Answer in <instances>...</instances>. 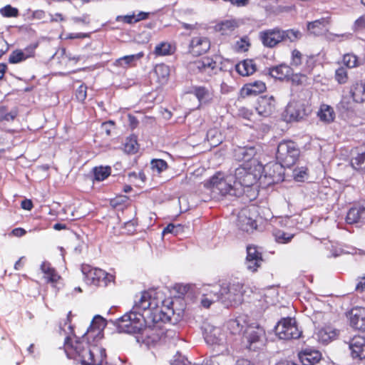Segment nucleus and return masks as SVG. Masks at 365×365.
I'll use <instances>...</instances> for the list:
<instances>
[{"label": "nucleus", "mask_w": 365, "mask_h": 365, "mask_svg": "<svg viewBox=\"0 0 365 365\" xmlns=\"http://www.w3.org/2000/svg\"><path fill=\"white\" fill-rule=\"evenodd\" d=\"M293 69L291 66L286 64H280L269 68V74L274 78L281 81H289L292 74Z\"/></svg>", "instance_id": "obj_24"}, {"label": "nucleus", "mask_w": 365, "mask_h": 365, "mask_svg": "<svg viewBox=\"0 0 365 365\" xmlns=\"http://www.w3.org/2000/svg\"><path fill=\"white\" fill-rule=\"evenodd\" d=\"M149 12L140 11L138 14H134L135 24L142 20L148 19L149 18Z\"/></svg>", "instance_id": "obj_64"}, {"label": "nucleus", "mask_w": 365, "mask_h": 365, "mask_svg": "<svg viewBox=\"0 0 365 365\" xmlns=\"http://www.w3.org/2000/svg\"><path fill=\"white\" fill-rule=\"evenodd\" d=\"M18 114L19 110L16 108L9 110L6 106H0V122L13 121L17 117Z\"/></svg>", "instance_id": "obj_40"}, {"label": "nucleus", "mask_w": 365, "mask_h": 365, "mask_svg": "<svg viewBox=\"0 0 365 365\" xmlns=\"http://www.w3.org/2000/svg\"><path fill=\"white\" fill-rule=\"evenodd\" d=\"M350 356L354 359H365V337L355 335L348 342Z\"/></svg>", "instance_id": "obj_18"}, {"label": "nucleus", "mask_w": 365, "mask_h": 365, "mask_svg": "<svg viewBox=\"0 0 365 365\" xmlns=\"http://www.w3.org/2000/svg\"><path fill=\"white\" fill-rule=\"evenodd\" d=\"M349 93L355 103L365 102V82L356 81L350 86Z\"/></svg>", "instance_id": "obj_28"}, {"label": "nucleus", "mask_w": 365, "mask_h": 365, "mask_svg": "<svg viewBox=\"0 0 365 365\" xmlns=\"http://www.w3.org/2000/svg\"><path fill=\"white\" fill-rule=\"evenodd\" d=\"M299 358L303 365H315L322 359V354L315 349H305L299 353Z\"/></svg>", "instance_id": "obj_25"}, {"label": "nucleus", "mask_w": 365, "mask_h": 365, "mask_svg": "<svg viewBox=\"0 0 365 365\" xmlns=\"http://www.w3.org/2000/svg\"><path fill=\"white\" fill-rule=\"evenodd\" d=\"M259 38L262 45L269 48H274L283 42L281 29L278 26L260 31Z\"/></svg>", "instance_id": "obj_13"}, {"label": "nucleus", "mask_w": 365, "mask_h": 365, "mask_svg": "<svg viewBox=\"0 0 365 365\" xmlns=\"http://www.w3.org/2000/svg\"><path fill=\"white\" fill-rule=\"evenodd\" d=\"M307 175V168H295L293 171L294 178L297 181H302Z\"/></svg>", "instance_id": "obj_54"}, {"label": "nucleus", "mask_w": 365, "mask_h": 365, "mask_svg": "<svg viewBox=\"0 0 365 365\" xmlns=\"http://www.w3.org/2000/svg\"><path fill=\"white\" fill-rule=\"evenodd\" d=\"M210 41L207 36H194L189 43L188 53L193 56H200L206 53L210 50Z\"/></svg>", "instance_id": "obj_17"}, {"label": "nucleus", "mask_w": 365, "mask_h": 365, "mask_svg": "<svg viewBox=\"0 0 365 365\" xmlns=\"http://www.w3.org/2000/svg\"><path fill=\"white\" fill-rule=\"evenodd\" d=\"M346 315L351 328L359 331H365V307H353Z\"/></svg>", "instance_id": "obj_14"}, {"label": "nucleus", "mask_w": 365, "mask_h": 365, "mask_svg": "<svg viewBox=\"0 0 365 365\" xmlns=\"http://www.w3.org/2000/svg\"><path fill=\"white\" fill-rule=\"evenodd\" d=\"M73 21L75 23H81L85 25H88L91 23V19L88 14H83L82 16L74 17Z\"/></svg>", "instance_id": "obj_60"}, {"label": "nucleus", "mask_w": 365, "mask_h": 365, "mask_svg": "<svg viewBox=\"0 0 365 365\" xmlns=\"http://www.w3.org/2000/svg\"><path fill=\"white\" fill-rule=\"evenodd\" d=\"M163 303V300L157 297V292L155 290L149 289L141 292L140 298L135 300L131 310L135 314H140L142 317H145L153 308L156 307L157 304Z\"/></svg>", "instance_id": "obj_9"}, {"label": "nucleus", "mask_w": 365, "mask_h": 365, "mask_svg": "<svg viewBox=\"0 0 365 365\" xmlns=\"http://www.w3.org/2000/svg\"><path fill=\"white\" fill-rule=\"evenodd\" d=\"M115 21L117 22H122L127 24H135L134 13L128 15L118 16L115 18Z\"/></svg>", "instance_id": "obj_57"}, {"label": "nucleus", "mask_w": 365, "mask_h": 365, "mask_svg": "<svg viewBox=\"0 0 365 365\" xmlns=\"http://www.w3.org/2000/svg\"><path fill=\"white\" fill-rule=\"evenodd\" d=\"M300 150L295 142L290 140L281 141L276 153V158L282 166L290 168L298 160Z\"/></svg>", "instance_id": "obj_5"}, {"label": "nucleus", "mask_w": 365, "mask_h": 365, "mask_svg": "<svg viewBox=\"0 0 365 365\" xmlns=\"http://www.w3.org/2000/svg\"><path fill=\"white\" fill-rule=\"evenodd\" d=\"M219 30L222 33L233 31L237 27V23L235 20H226L218 24Z\"/></svg>", "instance_id": "obj_51"}, {"label": "nucleus", "mask_w": 365, "mask_h": 365, "mask_svg": "<svg viewBox=\"0 0 365 365\" xmlns=\"http://www.w3.org/2000/svg\"><path fill=\"white\" fill-rule=\"evenodd\" d=\"M0 14L4 17H17L19 16V10L9 4L0 9Z\"/></svg>", "instance_id": "obj_50"}, {"label": "nucleus", "mask_w": 365, "mask_h": 365, "mask_svg": "<svg viewBox=\"0 0 365 365\" xmlns=\"http://www.w3.org/2000/svg\"><path fill=\"white\" fill-rule=\"evenodd\" d=\"M163 304H157L156 307L150 311V314L144 317L145 324L165 322L170 320V317L163 311Z\"/></svg>", "instance_id": "obj_23"}, {"label": "nucleus", "mask_w": 365, "mask_h": 365, "mask_svg": "<svg viewBox=\"0 0 365 365\" xmlns=\"http://www.w3.org/2000/svg\"><path fill=\"white\" fill-rule=\"evenodd\" d=\"M304 56L300 51L294 48L291 53L290 64L294 67H299L302 64L304 61Z\"/></svg>", "instance_id": "obj_48"}, {"label": "nucleus", "mask_w": 365, "mask_h": 365, "mask_svg": "<svg viewBox=\"0 0 365 365\" xmlns=\"http://www.w3.org/2000/svg\"><path fill=\"white\" fill-rule=\"evenodd\" d=\"M87 86L85 83H82L76 89L75 96L76 100L80 103H84L87 97Z\"/></svg>", "instance_id": "obj_52"}, {"label": "nucleus", "mask_w": 365, "mask_h": 365, "mask_svg": "<svg viewBox=\"0 0 365 365\" xmlns=\"http://www.w3.org/2000/svg\"><path fill=\"white\" fill-rule=\"evenodd\" d=\"M237 186V182L233 180L232 175L220 171L217 172L205 182V187L210 189L212 192H218L222 195L240 196L242 190H240Z\"/></svg>", "instance_id": "obj_2"}, {"label": "nucleus", "mask_w": 365, "mask_h": 365, "mask_svg": "<svg viewBox=\"0 0 365 365\" xmlns=\"http://www.w3.org/2000/svg\"><path fill=\"white\" fill-rule=\"evenodd\" d=\"M177 50L176 44L168 41H162L158 43L153 51L155 56H171Z\"/></svg>", "instance_id": "obj_30"}, {"label": "nucleus", "mask_w": 365, "mask_h": 365, "mask_svg": "<svg viewBox=\"0 0 365 365\" xmlns=\"http://www.w3.org/2000/svg\"><path fill=\"white\" fill-rule=\"evenodd\" d=\"M317 116L321 121L330 123L335 118V112L333 108L327 104H322L317 112Z\"/></svg>", "instance_id": "obj_35"}, {"label": "nucleus", "mask_w": 365, "mask_h": 365, "mask_svg": "<svg viewBox=\"0 0 365 365\" xmlns=\"http://www.w3.org/2000/svg\"><path fill=\"white\" fill-rule=\"evenodd\" d=\"M144 56V53L140 51L136 54L124 56L118 58L114 65L115 66L122 67V68H128L130 66H135L136 65V61L141 59Z\"/></svg>", "instance_id": "obj_31"}, {"label": "nucleus", "mask_w": 365, "mask_h": 365, "mask_svg": "<svg viewBox=\"0 0 365 365\" xmlns=\"http://www.w3.org/2000/svg\"><path fill=\"white\" fill-rule=\"evenodd\" d=\"M90 34L88 33H70L65 37L66 39H74V38H89Z\"/></svg>", "instance_id": "obj_59"}, {"label": "nucleus", "mask_w": 365, "mask_h": 365, "mask_svg": "<svg viewBox=\"0 0 365 365\" xmlns=\"http://www.w3.org/2000/svg\"><path fill=\"white\" fill-rule=\"evenodd\" d=\"M154 73L157 77L158 81L160 83H164L168 80L170 68L165 63L157 64L154 68Z\"/></svg>", "instance_id": "obj_39"}, {"label": "nucleus", "mask_w": 365, "mask_h": 365, "mask_svg": "<svg viewBox=\"0 0 365 365\" xmlns=\"http://www.w3.org/2000/svg\"><path fill=\"white\" fill-rule=\"evenodd\" d=\"M260 334L257 331H251L247 337V348L250 351H257L261 344Z\"/></svg>", "instance_id": "obj_41"}, {"label": "nucleus", "mask_w": 365, "mask_h": 365, "mask_svg": "<svg viewBox=\"0 0 365 365\" xmlns=\"http://www.w3.org/2000/svg\"><path fill=\"white\" fill-rule=\"evenodd\" d=\"M272 235L274 237L275 241L277 243L280 244H287L291 242L293 239L294 235L291 233H287L279 229H274L273 230Z\"/></svg>", "instance_id": "obj_43"}, {"label": "nucleus", "mask_w": 365, "mask_h": 365, "mask_svg": "<svg viewBox=\"0 0 365 365\" xmlns=\"http://www.w3.org/2000/svg\"><path fill=\"white\" fill-rule=\"evenodd\" d=\"M144 324V317L140 314H135L132 310L115 322V325L119 332L128 334L139 332Z\"/></svg>", "instance_id": "obj_7"}, {"label": "nucleus", "mask_w": 365, "mask_h": 365, "mask_svg": "<svg viewBox=\"0 0 365 365\" xmlns=\"http://www.w3.org/2000/svg\"><path fill=\"white\" fill-rule=\"evenodd\" d=\"M256 153L255 147H237L233 151V157L235 160L242 163L240 165L257 166L259 168L262 164L255 158Z\"/></svg>", "instance_id": "obj_11"}, {"label": "nucleus", "mask_w": 365, "mask_h": 365, "mask_svg": "<svg viewBox=\"0 0 365 365\" xmlns=\"http://www.w3.org/2000/svg\"><path fill=\"white\" fill-rule=\"evenodd\" d=\"M345 220L349 225L365 224V204H354L347 212Z\"/></svg>", "instance_id": "obj_20"}, {"label": "nucleus", "mask_w": 365, "mask_h": 365, "mask_svg": "<svg viewBox=\"0 0 365 365\" xmlns=\"http://www.w3.org/2000/svg\"><path fill=\"white\" fill-rule=\"evenodd\" d=\"M343 63L348 68H354L359 64L358 58L354 54L347 53L343 57Z\"/></svg>", "instance_id": "obj_53"}, {"label": "nucleus", "mask_w": 365, "mask_h": 365, "mask_svg": "<svg viewBox=\"0 0 365 365\" xmlns=\"http://www.w3.org/2000/svg\"><path fill=\"white\" fill-rule=\"evenodd\" d=\"M353 27L354 31L365 30V14L361 16L354 21Z\"/></svg>", "instance_id": "obj_55"}, {"label": "nucleus", "mask_w": 365, "mask_h": 365, "mask_svg": "<svg viewBox=\"0 0 365 365\" xmlns=\"http://www.w3.org/2000/svg\"><path fill=\"white\" fill-rule=\"evenodd\" d=\"M348 73L345 68L339 67L335 71V80L339 84H344L348 81Z\"/></svg>", "instance_id": "obj_49"}, {"label": "nucleus", "mask_w": 365, "mask_h": 365, "mask_svg": "<svg viewBox=\"0 0 365 365\" xmlns=\"http://www.w3.org/2000/svg\"><path fill=\"white\" fill-rule=\"evenodd\" d=\"M190 93L196 97L200 103L204 104L210 103L214 97L213 90L204 86H193Z\"/></svg>", "instance_id": "obj_22"}, {"label": "nucleus", "mask_w": 365, "mask_h": 365, "mask_svg": "<svg viewBox=\"0 0 365 365\" xmlns=\"http://www.w3.org/2000/svg\"><path fill=\"white\" fill-rule=\"evenodd\" d=\"M29 57L26 53L22 51L21 50L16 49L15 51H13L10 54L9 58V62L13 64L18 63L26 60Z\"/></svg>", "instance_id": "obj_47"}, {"label": "nucleus", "mask_w": 365, "mask_h": 365, "mask_svg": "<svg viewBox=\"0 0 365 365\" xmlns=\"http://www.w3.org/2000/svg\"><path fill=\"white\" fill-rule=\"evenodd\" d=\"M93 173L94 175V180L100 182L106 180L110 175L111 169L108 166L95 167L93 169Z\"/></svg>", "instance_id": "obj_44"}, {"label": "nucleus", "mask_w": 365, "mask_h": 365, "mask_svg": "<svg viewBox=\"0 0 365 365\" xmlns=\"http://www.w3.org/2000/svg\"><path fill=\"white\" fill-rule=\"evenodd\" d=\"M115 123L112 120L104 122L101 125V129L106 133L107 135L111 134V129L114 128Z\"/></svg>", "instance_id": "obj_58"}, {"label": "nucleus", "mask_w": 365, "mask_h": 365, "mask_svg": "<svg viewBox=\"0 0 365 365\" xmlns=\"http://www.w3.org/2000/svg\"><path fill=\"white\" fill-rule=\"evenodd\" d=\"M337 331L331 327H325L318 329L314 333V338L322 344H327L335 339Z\"/></svg>", "instance_id": "obj_27"}, {"label": "nucleus", "mask_w": 365, "mask_h": 365, "mask_svg": "<svg viewBox=\"0 0 365 365\" xmlns=\"http://www.w3.org/2000/svg\"><path fill=\"white\" fill-rule=\"evenodd\" d=\"M26 234V231L24 228L16 227L12 230V231L9 233V235L21 237L25 235Z\"/></svg>", "instance_id": "obj_63"}, {"label": "nucleus", "mask_w": 365, "mask_h": 365, "mask_svg": "<svg viewBox=\"0 0 365 365\" xmlns=\"http://www.w3.org/2000/svg\"><path fill=\"white\" fill-rule=\"evenodd\" d=\"M283 168L280 163H269L265 165H262V176L269 180V184L278 183L284 180Z\"/></svg>", "instance_id": "obj_16"}, {"label": "nucleus", "mask_w": 365, "mask_h": 365, "mask_svg": "<svg viewBox=\"0 0 365 365\" xmlns=\"http://www.w3.org/2000/svg\"><path fill=\"white\" fill-rule=\"evenodd\" d=\"M190 65L192 72L205 81H208L219 71L217 61L211 56H204L191 62Z\"/></svg>", "instance_id": "obj_8"}, {"label": "nucleus", "mask_w": 365, "mask_h": 365, "mask_svg": "<svg viewBox=\"0 0 365 365\" xmlns=\"http://www.w3.org/2000/svg\"><path fill=\"white\" fill-rule=\"evenodd\" d=\"M267 91L266 83L262 81H255L245 83L240 90V96L245 98L257 96Z\"/></svg>", "instance_id": "obj_19"}, {"label": "nucleus", "mask_w": 365, "mask_h": 365, "mask_svg": "<svg viewBox=\"0 0 365 365\" xmlns=\"http://www.w3.org/2000/svg\"><path fill=\"white\" fill-rule=\"evenodd\" d=\"M215 301H212V299H210V297L205 296L204 294H202V299H201V305L204 307V308H206V309H208L210 307V306L215 303Z\"/></svg>", "instance_id": "obj_62"}, {"label": "nucleus", "mask_w": 365, "mask_h": 365, "mask_svg": "<svg viewBox=\"0 0 365 365\" xmlns=\"http://www.w3.org/2000/svg\"><path fill=\"white\" fill-rule=\"evenodd\" d=\"M139 145L137 137L134 135L127 138L124 144V150L128 153H136L138 151Z\"/></svg>", "instance_id": "obj_45"}, {"label": "nucleus", "mask_w": 365, "mask_h": 365, "mask_svg": "<svg viewBox=\"0 0 365 365\" xmlns=\"http://www.w3.org/2000/svg\"><path fill=\"white\" fill-rule=\"evenodd\" d=\"M222 282L213 285H207L205 288V296L210 297L212 301L221 302L222 303Z\"/></svg>", "instance_id": "obj_33"}, {"label": "nucleus", "mask_w": 365, "mask_h": 365, "mask_svg": "<svg viewBox=\"0 0 365 365\" xmlns=\"http://www.w3.org/2000/svg\"><path fill=\"white\" fill-rule=\"evenodd\" d=\"M105 326L104 319L100 316L95 317L87 329V335L98 336Z\"/></svg>", "instance_id": "obj_36"}, {"label": "nucleus", "mask_w": 365, "mask_h": 365, "mask_svg": "<svg viewBox=\"0 0 365 365\" xmlns=\"http://www.w3.org/2000/svg\"><path fill=\"white\" fill-rule=\"evenodd\" d=\"M355 291L359 293L365 292V276H360L356 279Z\"/></svg>", "instance_id": "obj_56"}, {"label": "nucleus", "mask_w": 365, "mask_h": 365, "mask_svg": "<svg viewBox=\"0 0 365 365\" xmlns=\"http://www.w3.org/2000/svg\"><path fill=\"white\" fill-rule=\"evenodd\" d=\"M275 98L273 96H263L258 99L256 110L263 117L271 115L275 110Z\"/></svg>", "instance_id": "obj_21"}, {"label": "nucleus", "mask_w": 365, "mask_h": 365, "mask_svg": "<svg viewBox=\"0 0 365 365\" xmlns=\"http://www.w3.org/2000/svg\"><path fill=\"white\" fill-rule=\"evenodd\" d=\"M247 256L245 264L248 270L252 272L257 271L258 268L261 267L264 259L262 257V252L259 248L253 245L247 246Z\"/></svg>", "instance_id": "obj_15"}, {"label": "nucleus", "mask_w": 365, "mask_h": 365, "mask_svg": "<svg viewBox=\"0 0 365 365\" xmlns=\"http://www.w3.org/2000/svg\"><path fill=\"white\" fill-rule=\"evenodd\" d=\"M262 166L259 168L257 166L239 165L235 171V181L242 190V187H250L255 184L262 177Z\"/></svg>", "instance_id": "obj_6"}, {"label": "nucleus", "mask_w": 365, "mask_h": 365, "mask_svg": "<svg viewBox=\"0 0 365 365\" xmlns=\"http://www.w3.org/2000/svg\"><path fill=\"white\" fill-rule=\"evenodd\" d=\"M150 168L153 171L160 174L168 168V164L165 160L155 158L150 161Z\"/></svg>", "instance_id": "obj_46"}, {"label": "nucleus", "mask_w": 365, "mask_h": 365, "mask_svg": "<svg viewBox=\"0 0 365 365\" xmlns=\"http://www.w3.org/2000/svg\"><path fill=\"white\" fill-rule=\"evenodd\" d=\"M302 71L305 74H312L317 66V59L314 56H306L302 64Z\"/></svg>", "instance_id": "obj_42"}, {"label": "nucleus", "mask_w": 365, "mask_h": 365, "mask_svg": "<svg viewBox=\"0 0 365 365\" xmlns=\"http://www.w3.org/2000/svg\"><path fill=\"white\" fill-rule=\"evenodd\" d=\"M71 320L72 314L70 311L63 322L60 323L61 330L68 334L63 343V349L67 356L78 361L82 365L106 364V349L96 346L91 348L89 343L83 338L76 337Z\"/></svg>", "instance_id": "obj_1"}, {"label": "nucleus", "mask_w": 365, "mask_h": 365, "mask_svg": "<svg viewBox=\"0 0 365 365\" xmlns=\"http://www.w3.org/2000/svg\"><path fill=\"white\" fill-rule=\"evenodd\" d=\"M286 112L290 120L299 121L309 115L312 109L309 102L294 101L287 105Z\"/></svg>", "instance_id": "obj_12"}, {"label": "nucleus", "mask_w": 365, "mask_h": 365, "mask_svg": "<svg viewBox=\"0 0 365 365\" xmlns=\"http://www.w3.org/2000/svg\"><path fill=\"white\" fill-rule=\"evenodd\" d=\"M81 272L83 280L87 284L106 287L110 284H115V275L102 269L83 264L81 266Z\"/></svg>", "instance_id": "obj_3"}, {"label": "nucleus", "mask_w": 365, "mask_h": 365, "mask_svg": "<svg viewBox=\"0 0 365 365\" xmlns=\"http://www.w3.org/2000/svg\"><path fill=\"white\" fill-rule=\"evenodd\" d=\"M222 304L227 307H235L243 302L244 284L236 279L222 282Z\"/></svg>", "instance_id": "obj_4"}, {"label": "nucleus", "mask_w": 365, "mask_h": 365, "mask_svg": "<svg viewBox=\"0 0 365 365\" xmlns=\"http://www.w3.org/2000/svg\"><path fill=\"white\" fill-rule=\"evenodd\" d=\"M330 23V16L323 17L319 19L308 22L307 24V29L310 34L319 36L322 34L326 26Z\"/></svg>", "instance_id": "obj_26"}, {"label": "nucleus", "mask_w": 365, "mask_h": 365, "mask_svg": "<svg viewBox=\"0 0 365 365\" xmlns=\"http://www.w3.org/2000/svg\"><path fill=\"white\" fill-rule=\"evenodd\" d=\"M292 86L304 88L311 85V80L307 74L304 73H293L290 76L289 81Z\"/></svg>", "instance_id": "obj_32"}, {"label": "nucleus", "mask_w": 365, "mask_h": 365, "mask_svg": "<svg viewBox=\"0 0 365 365\" xmlns=\"http://www.w3.org/2000/svg\"><path fill=\"white\" fill-rule=\"evenodd\" d=\"M9 48V46L6 40L3 38H0V58L4 55Z\"/></svg>", "instance_id": "obj_61"}, {"label": "nucleus", "mask_w": 365, "mask_h": 365, "mask_svg": "<svg viewBox=\"0 0 365 365\" xmlns=\"http://www.w3.org/2000/svg\"><path fill=\"white\" fill-rule=\"evenodd\" d=\"M274 332L279 339L286 341L299 339L302 334L296 319L292 317L282 318L274 327Z\"/></svg>", "instance_id": "obj_10"}, {"label": "nucleus", "mask_w": 365, "mask_h": 365, "mask_svg": "<svg viewBox=\"0 0 365 365\" xmlns=\"http://www.w3.org/2000/svg\"><path fill=\"white\" fill-rule=\"evenodd\" d=\"M281 34L283 42L295 43L302 38V33L296 29H282Z\"/></svg>", "instance_id": "obj_38"}, {"label": "nucleus", "mask_w": 365, "mask_h": 365, "mask_svg": "<svg viewBox=\"0 0 365 365\" xmlns=\"http://www.w3.org/2000/svg\"><path fill=\"white\" fill-rule=\"evenodd\" d=\"M41 269L44 274V278L46 279L48 282L56 283L61 278L56 269L49 263L43 262Z\"/></svg>", "instance_id": "obj_37"}, {"label": "nucleus", "mask_w": 365, "mask_h": 365, "mask_svg": "<svg viewBox=\"0 0 365 365\" xmlns=\"http://www.w3.org/2000/svg\"><path fill=\"white\" fill-rule=\"evenodd\" d=\"M235 70L240 76H249L257 71V65L252 59H245L235 66Z\"/></svg>", "instance_id": "obj_29"}, {"label": "nucleus", "mask_w": 365, "mask_h": 365, "mask_svg": "<svg viewBox=\"0 0 365 365\" xmlns=\"http://www.w3.org/2000/svg\"><path fill=\"white\" fill-rule=\"evenodd\" d=\"M351 165L356 170L365 172V143L359 148L356 155L351 158Z\"/></svg>", "instance_id": "obj_34"}]
</instances>
